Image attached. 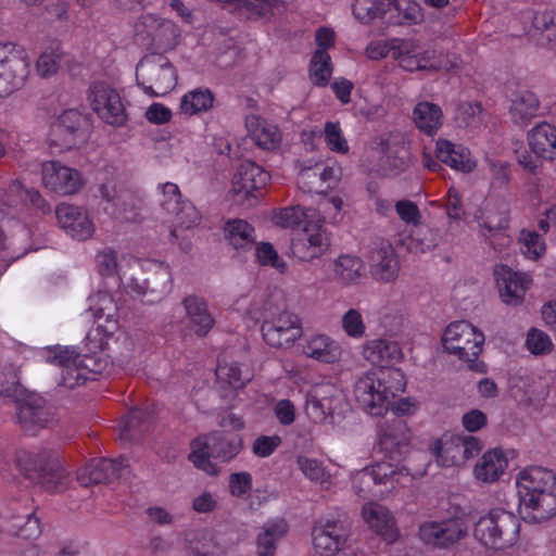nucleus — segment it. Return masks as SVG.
I'll list each match as a JSON object with an SVG mask.
<instances>
[{
  "label": "nucleus",
  "instance_id": "nucleus-1",
  "mask_svg": "<svg viewBox=\"0 0 556 556\" xmlns=\"http://www.w3.org/2000/svg\"><path fill=\"white\" fill-rule=\"evenodd\" d=\"M406 387L405 376L399 368L387 367L379 372L361 377L354 386V395L359 406L369 415L382 416L392 401Z\"/></svg>",
  "mask_w": 556,
  "mask_h": 556
},
{
  "label": "nucleus",
  "instance_id": "nucleus-2",
  "mask_svg": "<svg viewBox=\"0 0 556 556\" xmlns=\"http://www.w3.org/2000/svg\"><path fill=\"white\" fill-rule=\"evenodd\" d=\"M0 393L16 404L17 421L25 433L35 435L55 422L53 407L41 395L25 389L20 381L7 382Z\"/></svg>",
  "mask_w": 556,
  "mask_h": 556
},
{
  "label": "nucleus",
  "instance_id": "nucleus-3",
  "mask_svg": "<svg viewBox=\"0 0 556 556\" xmlns=\"http://www.w3.org/2000/svg\"><path fill=\"white\" fill-rule=\"evenodd\" d=\"M16 465L25 478L47 492H62L67 488L68 472L55 453L22 451L16 455Z\"/></svg>",
  "mask_w": 556,
  "mask_h": 556
},
{
  "label": "nucleus",
  "instance_id": "nucleus-4",
  "mask_svg": "<svg viewBox=\"0 0 556 556\" xmlns=\"http://www.w3.org/2000/svg\"><path fill=\"white\" fill-rule=\"evenodd\" d=\"M444 350L468 363V368L475 372L484 374L486 365L478 361L484 343V334L466 320L450 324L443 334Z\"/></svg>",
  "mask_w": 556,
  "mask_h": 556
},
{
  "label": "nucleus",
  "instance_id": "nucleus-5",
  "mask_svg": "<svg viewBox=\"0 0 556 556\" xmlns=\"http://www.w3.org/2000/svg\"><path fill=\"white\" fill-rule=\"evenodd\" d=\"M519 531L520 521L513 513L495 508L477 521L473 535L486 547L504 549L517 542Z\"/></svg>",
  "mask_w": 556,
  "mask_h": 556
},
{
  "label": "nucleus",
  "instance_id": "nucleus-6",
  "mask_svg": "<svg viewBox=\"0 0 556 556\" xmlns=\"http://www.w3.org/2000/svg\"><path fill=\"white\" fill-rule=\"evenodd\" d=\"M137 85L151 97H162L172 91L177 73L168 58L153 52L143 56L136 67Z\"/></svg>",
  "mask_w": 556,
  "mask_h": 556
},
{
  "label": "nucleus",
  "instance_id": "nucleus-7",
  "mask_svg": "<svg viewBox=\"0 0 556 556\" xmlns=\"http://www.w3.org/2000/svg\"><path fill=\"white\" fill-rule=\"evenodd\" d=\"M191 445L189 459L197 468L211 476L218 472L217 467L211 462L212 457L226 463L235 458L243 447L241 438H228L220 432L211 433L205 440L195 439Z\"/></svg>",
  "mask_w": 556,
  "mask_h": 556
},
{
  "label": "nucleus",
  "instance_id": "nucleus-8",
  "mask_svg": "<svg viewBox=\"0 0 556 556\" xmlns=\"http://www.w3.org/2000/svg\"><path fill=\"white\" fill-rule=\"evenodd\" d=\"M91 124L89 116L70 109L65 110L52 123L48 136V143L55 152H63L86 142Z\"/></svg>",
  "mask_w": 556,
  "mask_h": 556
},
{
  "label": "nucleus",
  "instance_id": "nucleus-9",
  "mask_svg": "<svg viewBox=\"0 0 556 556\" xmlns=\"http://www.w3.org/2000/svg\"><path fill=\"white\" fill-rule=\"evenodd\" d=\"M349 404L341 390L331 384L319 386L307 393L305 413L316 424H340Z\"/></svg>",
  "mask_w": 556,
  "mask_h": 556
},
{
  "label": "nucleus",
  "instance_id": "nucleus-10",
  "mask_svg": "<svg viewBox=\"0 0 556 556\" xmlns=\"http://www.w3.org/2000/svg\"><path fill=\"white\" fill-rule=\"evenodd\" d=\"M179 35L178 27L172 21L153 14L141 15L135 24L137 43L160 53L174 49Z\"/></svg>",
  "mask_w": 556,
  "mask_h": 556
},
{
  "label": "nucleus",
  "instance_id": "nucleus-11",
  "mask_svg": "<svg viewBox=\"0 0 556 556\" xmlns=\"http://www.w3.org/2000/svg\"><path fill=\"white\" fill-rule=\"evenodd\" d=\"M270 180V174L251 160L242 161L232 177L231 192L240 204L253 206L262 197L261 190Z\"/></svg>",
  "mask_w": 556,
  "mask_h": 556
},
{
  "label": "nucleus",
  "instance_id": "nucleus-12",
  "mask_svg": "<svg viewBox=\"0 0 556 556\" xmlns=\"http://www.w3.org/2000/svg\"><path fill=\"white\" fill-rule=\"evenodd\" d=\"M130 288L149 304L164 299L172 289V273L164 263L152 262L137 277L131 279Z\"/></svg>",
  "mask_w": 556,
  "mask_h": 556
},
{
  "label": "nucleus",
  "instance_id": "nucleus-13",
  "mask_svg": "<svg viewBox=\"0 0 556 556\" xmlns=\"http://www.w3.org/2000/svg\"><path fill=\"white\" fill-rule=\"evenodd\" d=\"M261 330L264 341L276 349L289 348L302 336L300 318L288 311L266 317Z\"/></svg>",
  "mask_w": 556,
  "mask_h": 556
},
{
  "label": "nucleus",
  "instance_id": "nucleus-14",
  "mask_svg": "<svg viewBox=\"0 0 556 556\" xmlns=\"http://www.w3.org/2000/svg\"><path fill=\"white\" fill-rule=\"evenodd\" d=\"M88 99L92 110L105 123L122 126L126 122L127 115L119 94L106 84L101 81L92 84Z\"/></svg>",
  "mask_w": 556,
  "mask_h": 556
},
{
  "label": "nucleus",
  "instance_id": "nucleus-15",
  "mask_svg": "<svg viewBox=\"0 0 556 556\" xmlns=\"http://www.w3.org/2000/svg\"><path fill=\"white\" fill-rule=\"evenodd\" d=\"M403 471L409 475L405 466L396 469L390 463H377L355 475L353 488L359 496L366 497L374 493V486L376 485L393 486L394 482L399 481L397 477L403 475Z\"/></svg>",
  "mask_w": 556,
  "mask_h": 556
},
{
  "label": "nucleus",
  "instance_id": "nucleus-16",
  "mask_svg": "<svg viewBox=\"0 0 556 556\" xmlns=\"http://www.w3.org/2000/svg\"><path fill=\"white\" fill-rule=\"evenodd\" d=\"M349 532L339 520H318L312 530L313 545L320 556H334L348 541Z\"/></svg>",
  "mask_w": 556,
  "mask_h": 556
},
{
  "label": "nucleus",
  "instance_id": "nucleus-17",
  "mask_svg": "<svg viewBox=\"0 0 556 556\" xmlns=\"http://www.w3.org/2000/svg\"><path fill=\"white\" fill-rule=\"evenodd\" d=\"M41 174L43 186L61 195L74 194L84 185L77 169L64 166L58 161L43 162Z\"/></svg>",
  "mask_w": 556,
  "mask_h": 556
},
{
  "label": "nucleus",
  "instance_id": "nucleus-18",
  "mask_svg": "<svg viewBox=\"0 0 556 556\" xmlns=\"http://www.w3.org/2000/svg\"><path fill=\"white\" fill-rule=\"evenodd\" d=\"M127 459L99 458L90 460L77 475V480L83 486H90L100 483H112L128 471Z\"/></svg>",
  "mask_w": 556,
  "mask_h": 556
},
{
  "label": "nucleus",
  "instance_id": "nucleus-19",
  "mask_svg": "<svg viewBox=\"0 0 556 556\" xmlns=\"http://www.w3.org/2000/svg\"><path fill=\"white\" fill-rule=\"evenodd\" d=\"M493 275L503 302L507 305H519L530 287V277L527 274L515 271L504 264L496 265Z\"/></svg>",
  "mask_w": 556,
  "mask_h": 556
},
{
  "label": "nucleus",
  "instance_id": "nucleus-20",
  "mask_svg": "<svg viewBox=\"0 0 556 556\" xmlns=\"http://www.w3.org/2000/svg\"><path fill=\"white\" fill-rule=\"evenodd\" d=\"M381 156L378 161L379 172L384 176H397L403 173L409 162V151L400 136L389 135L381 138Z\"/></svg>",
  "mask_w": 556,
  "mask_h": 556
},
{
  "label": "nucleus",
  "instance_id": "nucleus-21",
  "mask_svg": "<svg viewBox=\"0 0 556 556\" xmlns=\"http://www.w3.org/2000/svg\"><path fill=\"white\" fill-rule=\"evenodd\" d=\"M556 475L546 468L533 466L519 473L517 486L520 503L533 504L534 495L552 492Z\"/></svg>",
  "mask_w": 556,
  "mask_h": 556
},
{
  "label": "nucleus",
  "instance_id": "nucleus-22",
  "mask_svg": "<svg viewBox=\"0 0 556 556\" xmlns=\"http://www.w3.org/2000/svg\"><path fill=\"white\" fill-rule=\"evenodd\" d=\"M370 274L382 282L393 281L397 277L399 262L392 245L382 239L372 242L368 252Z\"/></svg>",
  "mask_w": 556,
  "mask_h": 556
},
{
  "label": "nucleus",
  "instance_id": "nucleus-23",
  "mask_svg": "<svg viewBox=\"0 0 556 556\" xmlns=\"http://www.w3.org/2000/svg\"><path fill=\"white\" fill-rule=\"evenodd\" d=\"M410 432L406 422L393 417L387 420L380 429L379 444L382 451L390 455L391 459H397L408 453Z\"/></svg>",
  "mask_w": 556,
  "mask_h": 556
},
{
  "label": "nucleus",
  "instance_id": "nucleus-24",
  "mask_svg": "<svg viewBox=\"0 0 556 556\" xmlns=\"http://www.w3.org/2000/svg\"><path fill=\"white\" fill-rule=\"evenodd\" d=\"M329 245V237L321 225H316L315 232H309L308 226H305L303 232L291 239L290 250L299 260L311 261L323 255Z\"/></svg>",
  "mask_w": 556,
  "mask_h": 556
},
{
  "label": "nucleus",
  "instance_id": "nucleus-25",
  "mask_svg": "<svg viewBox=\"0 0 556 556\" xmlns=\"http://www.w3.org/2000/svg\"><path fill=\"white\" fill-rule=\"evenodd\" d=\"M164 194L172 195V199L162 200L161 205L166 212L175 215L177 227L189 229L200 222L201 215L193 203L181 201V193L177 185L166 182L164 185Z\"/></svg>",
  "mask_w": 556,
  "mask_h": 556
},
{
  "label": "nucleus",
  "instance_id": "nucleus-26",
  "mask_svg": "<svg viewBox=\"0 0 556 556\" xmlns=\"http://www.w3.org/2000/svg\"><path fill=\"white\" fill-rule=\"evenodd\" d=\"M46 361L62 368L60 386L73 389L88 379L75 361V351L68 348H48Z\"/></svg>",
  "mask_w": 556,
  "mask_h": 556
},
{
  "label": "nucleus",
  "instance_id": "nucleus-27",
  "mask_svg": "<svg viewBox=\"0 0 556 556\" xmlns=\"http://www.w3.org/2000/svg\"><path fill=\"white\" fill-rule=\"evenodd\" d=\"M231 12L252 21L270 20L283 10L282 0H215Z\"/></svg>",
  "mask_w": 556,
  "mask_h": 556
},
{
  "label": "nucleus",
  "instance_id": "nucleus-28",
  "mask_svg": "<svg viewBox=\"0 0 556 556\" xmlns=\"http://www.w3.org/2000/svg\"><path fill=\"white\" fill-rule=\"evenodd\" d=\"M60 226L73 238L86 240L93 232L92 222L86 212L72 204H60L55 210Z\"/></svg>",
  "mask_w": 556,
  "mask_h": 556
},
{
  "label": "nucleus",
  "instance_id": "nucleus-29",
  "mask_svg": "<svg viewBox=\"0 0 556 556\" xmlns=\"http://www.w3.org/2000/svg\"><path fill=\"white\" fill-rule=\"evenodd\" d=\"M29 74L27 61L18 55L0 60V97H5L23 87Z\"/></svg>",
  "mask_w": 556,
  "mask_h": 556
},
{
  "label": "nucleus",
  "instance_id": "nucleus-30",
  "mask_svg": "<svg viewBox=\"0 0 556 556\" xmlns=\"http://www.w3.org/2000/svg\"><path fill=\"white\" fill-rule=\"evenodd\" d=\"M421 533L428 543L438 547H447L460 541L467 534V529L462 519H447L424 526Z\"/></svg>",
  "mask_w": 556,
  "mask_h": 556
},
{
  "label": "nucleus",
  "instance_id": "nucleus-31",
  "mask_svg": "<svg viewBox=\"0 0 556 556\" xmlns=\"http://www.w3.org/2000/svg\"><path fill=\"white\" fill-rule=\"evenodd\" d=\"M363 516L368 526L388 544L396 541L399 532L394 518L387 507L370 503L363 507Z\"/></svg>",
  "mask_w": 556,
  "mask_h": 556
},
{
  "label": "nucleus",
  "instance_id": "nucleus-32",
  "mask_svg": "<svg viewBox=\"0 0 556 556\" xmlns=\"http://www.w3.org/2000/svg\"><path fill=\"white\" fill-rule=\"evenodd\" d=\"M435 155L441 163L463 173H470L476 166L468 149L448 140L437 141Z\"/></svg>",
  "mask_w": 556,
  "mask_h": 556
},
{
  "label": "nucleus",
  "instance_id": "nucleus-33",
  "mask_svg": "<svg viewBox=\"0 0 556 556\" xmlns=\"http://www.w3.org/2000/svg\"><path fill=\"white\" fill-rule=\"evenodd\" d=\"M363 356L374 365L390 367L401 361L402 351L395 341L375 339L365 343Z\"/></svg>",
  "mask_w": 556,
  "mask_h": 556
},
{
  "label": "nucleus",
  "instance_id": "nucleus-34",
  "mask_svg": "<svg viewBox=\"0 0 556 556\" xmlns=\"http://www.w3.org/2000/svg\"><path fill=\"white\" fill-rule=\"evenodd\" d=\"M531 151L541 159L556 160V127L548 123H540L528 134Z\"/></svg>",
  "mask_w": 556,
  "mask_h": 556
},
{
  "label": "nucleus",
  "instance_id": "nucleus-35",
  "mask_svg": "<svg viewBox=\"0 0 556 556\" xmlns=\"http://www.w3.org/2000/svg\"><path fill=\"white\" fill-rule=\"evenodd\" d=\"M186 316L189 319L191 328L199 337H205L213 328L215 320L207 309L204 299L194 294L188 295L182 300Z\"/></svg>",
  "mask_w": 556,
  "mask_h": 556
},
{
  "label": "nucleus",
  "instance_id": "nucleus-36",
  "mask_svg": "<svg viewBox=\"0 0 556 556\" xmlns=\"http://www.w3.org/2000/svg\"><path fill=\"white\" fill-rule=\"evenodd\" d=\"M519 513L527 522H542L556 515V495L543 492L534 495L533 504L520 503Z\"/></svg>",
  "mask_w": 556,
  "mask_h": 556
},
{
  "label": "nucleus",
  "instance_id": "nucleus-37",
  "mask_svg": "<svg viewBox=\"0 0 556 556\" xmlns=\"http://www.w3.org/2000/svg\"><path fill=\"white\" fill-rule=\"evenodd\" d=\"M154 424L152 410L132 408L127 414L121 432L123 440L139 441L148 433Z\"/></svg>",
  "mask_w": 556,
  "mask_h": 556
},
{
  "label": "nucleus",
  "instance_id": "nucleus-38",
  "mask_svg": "<svg viewBox=\"0 0 556 556\" xmlns=\"http://www.w3.org/2000/svg\"><path fill=\"white\" fill-rule=\"evenodd\" d=\"M387 20L394 25L417 24L422 20L419 4L413 0H384Z\"/></svg>",
  "mask_w": 556,
  "mask_h": 556
},
{
  "label": "nucleus",
  "instance_id": "nucleus-39",
  "mask_svg": "<svg viewBox=\"0 0 556 556\" xmlns=\"http://www.w3.org/2000/svg\"><path fill=\"white\" fill-rule=\"evenodd\" d=\"M507 467V458L501 450L489 451L475 467V476L482 482H494Z\"/></svg>",
  "mask_w": 556,
  "mask_h": 556
},
{
  "label": "nucleus",
  "instance_id": "nucleus-40",
  "mask_svg": "<svg viewBox=\"0 0 556 556\" xmlns=\"http://www.w3.org/2000/svg\"><path fill=\"white\" fill-rule=\"evenodd\" d=\"M364 265L353 255H340L333 262V280L342 286L356 285L363 277Z\"/></svg>",
  "mask_w": 556,
  "mask_h": 556
},
{
  "label": "nucleus",
  "instance_id": "nucleus-41",
  "mask_svg": "<svg viewBox=\"0 0 556 556\" xmlns=\"http://www.w3.org/2000/svg\"><path fill=\"white\" fill-rule=\"evenodd\" d=\"M224 235L236 250L247 251L254 245V228L243 219H230L224 226Z\"/></svg>",
  "mask_w": 556,
  "mask_h": 556
},
{
  "label": "nucleus",
  "instance_id": "nucleus-42",
  "mask_svg": "<svg viewBox=\"0 0 556 556\" xmlns=\"http://www.w3.org/2000/svg\"><path fill=\"white\" fill-rule=\"evenodd\" d=\"M304 353L316 361L332 364L341 356L340 346L326 336H316L312 338L304 346Z\"/></svg>",
  "mask_w": 556,
  "mask_h": 556
},
{
  "label": "nucleus",
  "instance_id": "nucleus-43",
  "mask_svg": "<svg viewBox=\"0 0 556 556\" xmlns=\"http://www.w3.org/2000/svg\"><path fill=\"white\" fill-rule=\"evenodd\" d=\"M26 199L35 208L41 211L43 214L51 211L49 203L42 198L39 191L34 189L26 190L23 188L20 181H13L10 185L9 190L5 192L3 204L8 207H14L21 201Z\"/></svg>",
  "mask_w": 556,
  "mask_h": 556
},
{
  "label": "nucleus",
  "instance_id": "nucleus-44",
  "mask_svg": "<svg viewBox=\"0 0 556 556\" xmlns=\"http://www.w3.org/2000/svg\"><path fill=\"white\" fill-rule=\"evenodd\" d=\"M533 33L538 45L556 43V13L554 11L535 12L532 18Z\"/></svg>",
  "mask_w": 556,
  "mask_h": 556
},
{
  "label": "nucleus",
  "instance_id": "nucleus-45",
  "mask_svg": "<svg viewBox=\"0 0 556 556\" xmlns=\"http://www.w3.org/2000/svg\"><path fill=\"white\" fill-rule=\"evenodd\" d=\"M417 127L427 135H432L442 125V110L430 102L418 103L413 112Z\"/></svg>",
  "mask_w": 556,
  "mask_h": 556
},
{
  "label": "nucleus",
  "instance_id": "nucleus-46",
  "mask_svg": "<svg viewBox=\"0 0 556 556\" xmlns=\"http://www.w3.org/2000/svg\"><path fill=\"white\" fill-rule=\"evenodd\" d=\"M7 518L11 522L10 531L21 539L33 540L41 533L40 521L34 511L18 514L14 510Z\"/></svg>",
  "mask_w": 556,
  "mask_h": 556
},
{
  "label": "nucleus",
  "instance_id": "nucleus-47",
  "mask_svg": "<svg viewBox=\"0 0 556 556\" xmlns=\"http://www.w3.org/2000/svg\"><path fill=\"white\" fill-rule=\"evenodd\" d=\"M540 108V101L532 91H522L510 105V115L515 124H525L530 118L536 116Z\"/></svg>",
  "mask_w": 556,
  "mask_h": 556
},
{
  "label": "nucleus",
  "instance_id": "nucleus-48",
  "mask_svg": "<svg viewBox=\"0 0 556 556\" xmlns=\"http://www.w3.org/2000/svg\"><path fill=\"white\" fill-rule=\"evenodd\" d=\"M458 440L459 434L452 435L450 440L435 442L432 450L438 462L443 466H459L464 464V455L460 452Z\"/></svg>",
  "mask_w": 556,
  "mask_h": 556
},
{
  "label": "nucleus",
  "instance_id": "nucleus-49",
  "mask_svg": "<svg viewBox=\"0 0 556 556\" xmlns=\"http://www.w3.org/2000/svg\"><path fill=\"white\" fill-rule=\"evenodd\" d=\"M286 530L283 522L266 523L257 535V556H274L276 542L285 534Z\"/></svg>",
  "mask_w": 556,
  "mask_h": 556
},
{
  "label": "nucleus",
  "instance_id": "nucleus-50",
  "mask_svg": "<svg viewBox=\"0 0 556 556\" xmlns=\"http://www.w3.org/2000/svg\"><path fill=\"white\" fill-rule=\"evenodd\" d=\"M332 73L331 58L324 50H316L309 64V76L314 85L325 87Z\"/></svg>",
  "mask_w": 556,
  "mask_h": 556
},
{
  "label": "nucleus",
  "instance_id": "nucleus-51",
  "mask_svg": "<svg viewBox=\"0 0 556 556\" xmlns=\"http://www.w3.org/2000/svg\"><path fill=\"white\" fill-rule=\"evenodd\" d=\"M213 101V93L208 89L193 90L182 97L180 109L184 113L193 115L208 110L212 106Z\"/></svg>",
  "mask_w": 556,
  "mask_h": 556
},
{
  "label": "nucleus",
  "instance_id": "nucleus-52",
  "mask_svg": "<svg viewBox=\"0 0 556 556\" xmlns=\"http://www.w3.org/2000/svg\"><path fill=\"white\" fill-rule=\"evenodd\" d=\"M353 14L362 23H369L377 17L386 18L388 10L384 8V0H355Z\"/></svg>",
  "mask_w": 556,
  "mask_h": 556
},
{
  "label": "nucleus",
  "instance_id": "nucleus-53",
  "mask_svg": "<svg viewBox=\"0 0 556 556\" xmlns=\"http://www.w3.org/2000/svg\"><path fill=\"white\" fill-rule=\"evenodd\" d=\"M316 211L313 208L304 210L301 205L289 206L280 210L275 216L276 224L283 228H298L308 218L314 217Z\"/></svg>",
  "mask_w": 556,
  "mask_h": 556
},
{
  "label": "nucleus",
  "instance_id": "nucleus-54",
  "mask_svg": "<svg viewBox=\"0 0 556 556\" xmlns=\"http://www.w3.org/2000/svg\"><path fill=\"white\" fill-rule=\"evenodd\" d=\"M216 377L232 389H241L250 380L249 372H243L237 363H219L216 368Z\"/></svg>",
  "mask_w": 556,
  "mask_h": 556
},
{
  "label": "nucleus",
  "instance_id": "nucleus-55",
  "mask_svg": "<svg viewBox=\"0 0 556 556\" xmlns=\"http://www.w3.org/2000/svg\"><path fill=\"white\" fill-rule=\"evenodd\" d=\"M102 200L106 203L103 206L112 217H119L122 213L126 212L125 201L123 194H119L112 182L102 184L99 188Z\"/></svg>",
  "mask_w": 556,
  "mask_h": 556
},
{
  "label": "nucleus",
  "instance_id": "nucleus-56",
  "mask_svg": "<svg viewBox=\"0 0 556 556\" xmlns=\"http://www.w3.org/2000/svg\"><path fill=\"white\" fill-rule=\"evenodd\" d=\"M410 238L416 248L421 252L434 249L441 240L440 232L437 229L422 224H418L414 227Z\"/></svg>",
  "mask_w": 556,
  "mask_h": 556
},
{
  "label": "nucleus",
  "instance_id": "nucleus-57",
  "mask_svg": "<svg viewBox=\"0 0 556 556\" xmlns=\"http://www.w3.org/2000/svg\"><path fill=\"white\" fill-rule=\"evenodd\" d=\"M526 345L534 355H545L552 352L554 345L551 338L536 328H531L528 332Z\"/></svg>",
  "mask_w": 556,
  "mask_h": 556
},
{
  "label": "nucleus",
  "instance_id": "nucleus-58",
  "mask_svg": "<svg viewBox=\"0 0 556 556\" xmlns=\"http://www.w3.org/2000/svg\"><path fill=\"white\" fill-rule=\"evenodd\" d=\"M324 131L326 142L331 151L338 153H346L349 151L348 142L342 135L339 123L327 122Z\"/></svg>",
  "mask_w": 556,
  "mask_h": 556
},
{
  "label": "nucleus",
  "instance_id": "nucleus-59",
  "mask_svg": "<svg viewBox=\"0 0 556 556\" xmlns=\"http://www.w3.org/2000/svg\"><path fill=\"white\" fill-rule=\"evenodd\" d=\"M296 464L300 470L312 481L324 482L327 478V472L323 463L306 456H299Z\"/></svg>",
  "mask_w": 556,
  "mask_h": 556
},
{
  "label": "nucleus",
  "instance_id": "nucleus-60",
  "mask_svg": "<svg viewBox=\"0 0 556 556\" xmlns=\"http://www.w3.org/2000/svg\"><path fill=\"white\" fill-rule=\"evenodd\" d=\"M256 256L262 265H269L280 273L286 270V263L280 260L277 251L269 242H262L256 247Z\"/></svg>",
  "mask_w": 556,
  "mask_h": 556
},
{
  "label": "nucleus",
  "instance_id": "nucleus-61",
  "mask_svg": "<svg viewBox=\"0 0 556 556\" xmlns=\"http://www.w3.org/2000/svg\"><path fill=\"white\" fill-rule=\"evenodd\" d=\"M342 327L348 336L362 338L365 333V325L357 309H349L342 317Z\"/></svg>",
  "mask_w": 556,
  "mask_h": 556
},
{
  "label": "nucleus",
  "instance_id": "nucleus-62",
  "mask_svg": "<svg viewBox=\"0 0 556 556\" xmlns=\"http://www.w3.org/2000/svg\"><path fill=\"white\" fill-rule=\"evenodd\" d=\"M97 268L102 276H113L117 269V255L112 248H104L96 257Z\"/></svg>",
  "mask_w": 556,
  "mask_h": 556
},
{
  "label": "nucleus",
  "instance_id": "nucleus-63",
  "mask_svg": "<svg viewBox=\"0 0 556 556\" xmlns=\"http://www.w3.org/2000/svg\"><path fill=\"white\" fill-rule=\"evenodd\" d=\"M253 138L255 143L265 150L276 148L280 141V135L278 134L277 128L274 126H264L255 129L253 132Z\"/></svg>",
  "mask_w": 556,
  "mask_h": 556
},
{
  "label": "nucleus",
  "instance_id": "nucleus-64",
  "mask_svg": "<svg viewBox=\"0 0 556 556\" xmlns=\"http://www.w3.org/2000/svg\"><path fill=\"white\" fill-rule=\"evenodd\" d=\"M281 442L279 435H260L253 442L252 451L258 457H268L280 446Z\"/></svg>",
  "mask_w": 556,
  "mask_h": 556
}]
</instances>
